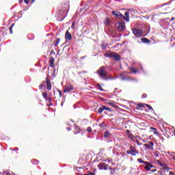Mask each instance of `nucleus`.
<instances>
[{
    "mask_svg": "<svg viewBox=\"0 0 175 175\" xmlns=\"http://www.w3.org/2000/svg\"><path fill=\"white\" fill-rule=\"evenodd\" d=\"M144 106H146V104L139 103L137 105L136 109H137V110H140V109H142V107H144Z\"/></svg>",
    "mask_w": 175,
    "mask_h": 175,
    "instance_id": "393cba45",
    "label": "nucleus"
},
{
    "mask_svg": "<svg viewBox=\"0 0 175 175\" xmlns=\"http://www.w3.org/2000/svg\"><path fill=\"white\" fill-rule=\"evenodd\" d=\"M139 125H140V126H142L143 128H144V127L146 126V123H144V122H141V123L139 124Z\"/></svg>",
    "mask_w": 175,
    "mask_h": 175,
    "instance_id": "37998d69",
    "label": "nucleus"
},
{
    "mask_svg": "<svg viewBox=\"0 0 175 175\" xmlns=\"http://www.w3.org/2000/svg\"><path fill=\"white\" fill-rule=\"evenodd\" d=\"M145 106H146V107H148V109H149V110H154L152 109V107H151V105H150L148 104H145Z\"/></svg>",
    "mask_w": 175,
    "mask_h": 175,
    "instance_id": "e433bc0d",
    "label": "nucleus"
},
{
    "mask_svg": "<svg viewBox=\"0 0 175 175\" xmlns=\"http://www.w3.org/2000/svg\"><path fill=\"white\" fill-rule=\"evenodd\" d=\"M97 75L102 79L103 80H109V78L107 77L108 72L106 70V66H103L98 68L96 71Z\"/></svg>",
    "mask_w": 175,
    "mask_h": 175,
    "instance_id": "f257e3e1",
    "label": "nucleus"
},
{
    "mask_svg": "<svg viewBox=\"0 0 175 175\" xmlns=\"http://www.w3.org/2000/svg\"><path fill=\"white\" fill-rule=\"evenodd\" d=\"M146 166L144 167L145 170H146V172H150L152 169V167H154V165H152V164H151V163L148 161L147 164H145Z\"/></svg>",
    "mask_w": 175,
    "mask_h": 175,
    "instance_id": "ddd939ff",
    "label": "nucleus"
},
{
    "mask_svg": "<svg viewBox=\"0 0 175 175\" xmlns=\"http://www.w3.org/2000/svg\"><path fill=\"white\" fill-rule=\"evenodd\" d=\"M99 126H100V128H105V126H106V123L102 122L99 124Z\"/></svg>",
    "mask_w": 175,
    "mask_h": 175,
    "instance_id": "a19ab883",
    "label": "nucleus"
},
{
    "mask_svg": "<svg viewBox=\"0 0 175 175\" xmlns=\"http://www.w3.org/2000/svg\"><path fill=\"white\" fill-rule=\"evenodd\" d=\"M108 105H110L111 106H112V107L117 108V105L114 103H109Z\"/></svg>",
    "mask_w": 175,
    "mask_h": 175,
    "instance_id": "4c0bfd02",
    "label": "nucleus"
},
{
    "mask_svg": "<svg viewBox=\"0 0 175 175\" xmlns=\"http://www.w3.org/2000/svg\"><path fill=\"white\" fill-rule=\"evenodd\" d=\"M45 83H46V82H44L43 83H41V84L39 85L40 90H43V87H46Z\"/></svg>",
    "mask_w": 175,
    "mask_h": 175,
    "instance_id": "473e14b6",
    "label": "nucleus"
},
{
    "mask_svg": "<svg viewBox=\"0 0 175 175\" xmlns=\"http://www.w3.org/2000/svg\"><path fill=\"white\" fill-rule=\"evenodd\" d=\"M136 143H137V146H142V144H140L139 140H136Z\"/></svg>",
    "mask_w": 175,
    "mask_h": 175,
    "instance_id": "8fccbe9b",
    "label": "nucleus"
},
{
    "mask_svg": "<svg viewBox=\"0 0 175 175\" xmlns=\"http://www.w3.org/2000/svg\"><path fill=\"white\" fill-rule=\"evenodd\" d=\"M150 130L153 131L154 135H157V136H159V133H158V129L154 127H150Z\"/></svg>",
    "mask_w": 175,
    "mask_h": 175,
    "instance_id": "5701e85b",
    "label": "nucleus"
},
{
    "mask_svg": "<svg viewBox=\"0 0 175 175\" xmlns=\"http://www.w3.org/2000/svg\"><path fill=\"white\" fill-rule=\"evenodd\" d=\"M87 132H88V133L92 132V128H91V126H88L87 128Z\"/></svg>",
    "mask_w": 175,
    "mask_h": 175,
    "instance_id": "ea45409f",
    "label": "nucleus"
},
{
    "mask_svg": "<svg viewBox=\"0 0 175 175\" xmlns=\"http://www.w3.org/2000/svg\"><path fill=\"white\" fill-rule=\"evenodd\" d=\"M141 129V131H146V129Z\"/></svg>",
    "mask_w": 175,
    "mask_h": 175,
    "instance_id": "680f3d73",
    "label": "nucleus"
},
{
    "mask_svg": "<svg viewBox=\"0 0 175 175\" xmlns=\"http://www.w3.org/2000/svg\"><path fill=\"white\" fill-rule=\"evenodd\" d=\"M108 169L110 170V175L116 174V168L115 167H109Z\"/></svg>",
    "mask_w": 175,
    "mask_h": 175,
    "instance_id": "aec40b11",
    "label": "nucleus"
},
{
    "mask_svg": "<svg viewBox=\"0 0 175 175\" xmlns=\"http://www.w3.org/2000/svg\"><path fill=\"white\" fill-rule=\"evenodd\" d=\"M142 99H146V98H147V94H142Z\"/></svg>",
    "mask_w": 175,
    "mask_h": 175,
    "instance_id": "c03bdc74",
    "label": "nucleus"
},
{
    "mask_svg": "<svg viewBox=\"0 0 175 175\" xmlns=\"http://www.w3.org/2000/svg\"><path fill=\"white\" fill-rule=\"evenodd\" d=\"M42 96H43V98H44V99H47V96H49V94L46 92H43Z\"/></svg>",
    "mask_w": 175,
    "mask_h": 175,
    "instance_id": "f704fd0d",
    "label": "nucleus"
},
{
    "mask_svg": "<svg viewBox=\"0 0 175 175\" xmlns=\"http://www.w3.org/2000/svg\"><path fill=\"white\" fill-rule=\"evenodd\" d=\"M24 2L26 5H28V3H29V0H24Z\"/></svg>",
    "mask_w": 175,
    "mask_h": 175,
    "instance_id": "09e8293b",
    "label": "nucleus"
},
{
    "mask_svg": "<svg viewBox=\"0 0 175 175\" xmlns=\"http://www.w3.org/2000/svg\"><path fill=\"white\" fill-rule=\"evenodd\" d=\"M141 40L142 43H145V44H148L149 43H151V41L146 38H141Z\"/></svg>",
    "mask_w": 175,
    "mask_h": 175,
    "instance_id": "6ab92c4d",
    "label": "nucleus"
},
{
    "mask_svg": "<svg viewBox=\"0 0 175 175\" xmlns=\"http://www.w3.org/2000/svg\"><path fill=\"white\" fill-rule=\"evenodd\" d=\"M129 70H131V73L136 74L139 72V70L133 67H129Z\"/></svg>",
    "mask_w": 175,
    "mask_h": 175,
    "instance_id": "412c9836",
    "label": "nucleus"
},
{
    "mask_svg": "<svg viewBox=\"0 0 175 175\" xmlns=\"http://www.w3.org/2000/svg\"><path fill=\"white\" fill-rule=\"evenodd\" d=\"M46 89L48 91H50L51 90V82H50V79L49 77L46 78Z\"/></svg>",
    "mask_w": 175,
    "mask_h": 175,
    "instance_id": "2eb2a0df",
    "label": "nucleus"
},
{
    "mask_svg": "<svg viewBox=\"0 0 175 175\" xmlns=\"http://www.w3.org/2000/svg\"><path fill=\"white\" fill-rule=\"evenodd\" d=\"M133 33L135 35V36H139V38H142L143 36V30L140 29H133Z\"/></svg>",
    "mask_w": 175,
    "mask_h": 175,
    "instance_id": "39448f33",
    "label": "nucleus"
},
{
    "mask_svg": "<svg viewBox=\"0 0 175 175\" xmlns=\"http://www.w3.org/2000/svg\"><path fill=\"white\" fill-rule=\"evenodd\" d=\"M54 62H55V59H54L53 57H51L49 59V66H51V68H55Z\"/></svg>",
    "mask_w": 175,
    "mask_h": 175,
    "instance_id": "dca6fc26",
    "label": "nucleus"
},
{
    "mask_svg": "<svg viewBox=\"0 0 175 175\" xmlns=\"http://www.w3.org/2000/svg\"><path fill=\"white\" fill-rule=\"evenodd\" d=\"M73 133L74 135H79V133H80V128L78 126H75Z\"/></svg>",
    "mask_w": 175,
    "mask_h": 175,
    "instance_id": "a211bd4d",
    "label": "nucleus"
},
{
    "mask_svg": "<svg viewBox=\"0 0 175 175\" xmlns=\"http://www.w3.org/2000/svg\"><path fill=\"white\" fill-rule=\"evenodd\" d=\"M32 2H33V3L35 2V0H32Z\"/></svg>",
    "mask_w": 175,
    "mask_h": 175,
    "instance_id": "69168bd1",
    "label": "nucleus"
},
{
    "mask_svg": "<svg viewBox=\"0 0 175 175\" xmlns=\"http://www.w3.org/2000/svg\"><path fill=\"white\" fill-rule=\"evenodd\" d=\"M96 86L98 87L99 91H101V92L105 91V90H103V88H102V86L100 85V84L96 83Z\"/></svg>",
    "mask_w": 175,
    "mask_h": 175,
    "instance_id": "c756f323",
    "label": "nucleus"
},
{
    "mask_svg": "<svg viewBox=\"0 0 175 175\" xmlns=\"http://www.w3.org/2000/svg\"><path fill=\"white\" fill-rule=\"evenodd\" d=\"M166 9H170V5H167Z\"/></svg>",
    "mask_w": 175,
    "mask_h": 175,
    "instance_id": "6e6d98bb",
    "label": "nucleus"
},
{
    "mask_svg": "<svg viewBox=\"0 0 175 175\" xmlns=\"http://www.w3.org/2000/svg\"><path fill=\"white\" fill-rule=\"evenodd\" d=\"M61 42V39L59 38H57L54 42V47H57L58 44H59V42Z\"/></svg>",
    "mask_w": 175,
    "mask_h": 175,
    "instance_id": "b1692460",
    "label": "nucleus"
},
{
    "mask_svg": "<svg viewBox=\"0 0 175 175\" xmlns=\"http://www.w3.org/2000/svg\"><path fill=\"white\" fill-rule=\"evenodd\" d=\"M124 16L123 15L122 20H124V21H127V23L129 22V12H125Z\"/></svg>",
    "mask_w": 175,
    "mask_h": 175,
    "instance_id": "f3484780",
    "label": "nucleus"
},
{
    "mask_svg": "<svg viewBox=\"0 0 175 175\" xmlns=\"http://www.w3.org/2000/svg\"><path fill=\"white\" fill-rule=\"evenodd\" d=\"M105 57L108 58H114L115 61H120L121 59L120 56L116 52L105 53Z\"/></svg>",
    "mask_w": 175,
    "mask_h": 175,
    "instance_id": "7ed1b4c3",
    "label": "nucleus"
},
{
    "mask_svg": "<svg viewBox=\"0 0 175 175\" xmlns=\"http://www.w3.org/2000/svg\"><path fill=\"white\" fill-rule=\"evenodd\" d=\"M62 9H65V10H64V12H68L69 8H70V5H69V1H68V0L64 1L62 3Z\"/></svg>",
    "mask_w": 175,
    "mask_h": 175,
    "instance_id": "1a4fd4ad",
    "label": "nucleus"
},
{
    "mask_svg": "<svg viewBox=\"0 0 175 175\" xmlns=\"http://www.w3.org/2000/svg\"><path fill=\"white\" fill-rule=\"evenodd\" d=\"M13 26H10V27H9V29H10V33H13Z\"/></svg>",
    "mask_w": 175,
    "mask_h": 175,
    "instance_id": "a18cd8bd",
    "label": "nucleus"
},
{
    "mask_svg": "<svg viewBox=\"0 0 175 175\" xmlns=\"http://www.w3.org/2000/svg\"><path fill=\"white\" fill-rule=\"evenodd\" d=\"M161 140H163V137H161Z\"/></svg>",
    "mask_w": 175,
    "mask_h": 175,
    "instance_id": "e2e57ef3",
    "label": "nucleus"
},
{
    "mask_svg": "<svg viewBox=\"0 0 175 175\" xmlns=\"http://www.w3.org/2000/svg\"><path fill=\"white\" fill-rule=\"evenodd\" d=\"M48 100H49V102H51V98H48Z\"/></svg>",
    "mask_w": 175,
    "mask_h": 175,
    "instance_id": "13d9d810",
    "label": "nucleus"
},
{
    "mask_svg": "<svg viewBox=\"0 0 175 175\" xmlns=\"http://www.w3.org/2000/svg\"><path fill=\"white\" fill-rule=\"evenodd\" d=\"M111 23V21L110 18L106 17L105 19L104 20V24L105 25H109Z\"/></svg>",
    "mask_w": 175,
    "mask_h": 175,
    "instance_id": "4be33fe9",
    "label": "nucleus"
},
{
    "mask_svg": "<svg viewBox=\"0 0 175 175\" xmlns=\"http://www.w3.org/2000/svg\"><path fill=\"white\" fill-rule=\"evenodd\" d=\"M126 153L127 155H131V157H137V155H139V150H137L135 147L131 146L129 150L126 151Z\"/></svg>",
    "mask_w": 175,
    "mask_h": 175,
    "instance_id": "f03ea898",
    "label": "nucleus"
},
{
    "mask_svg": "<svg viewBox=\"0 0 175 175\" xmlns=\"http://www.w3.org/2000/svg\"><path fill=\"white\" fill-rule=\"evenodd\" d=\"M73 90H75L73 85H70V84L66 85L64 86V90L63 92H64V94H66L67 92H70V91H73Z\"/></svg>",
    "mask_w": 175,
    "mask_h": 175,
    "instance_id": "0eeeda50",
    "label": "nucleus"
},
{
    "mask_svg": "<svg viewBox=\"0 0 175 175\" xmlns=\"http://www.w3.org/2000/svg\"><path fill=\"white\" fill-rule=\"evenodd\" d=\"M113 16H114L115 18H120L122 20L124 15L120 12V11H113L112 12Z\"/></svg>",
    "mask_w": 175,
    "mask_h": 175,
    "instance_id": "9b49d317",
    "label": "nucleus"
},
{
    "mask_svg": "<svg viewBox=\"0 0 175 175\" xmlns=\"http://www.w3.org/2000/svg\"><path fill=\"white\" fill-rule=\"evenodd\" d=\"M103 49L104 50V49H106V46L105 45H103Z\"/></svg>",
    "mask_w": 175,
    "mask_h": 175,
    "instance_id": "bf43d9fd",
    "label": "nucleus"
},
{
    "mask_svg": "<svg viewBox=\"0 0 175 175\" xmlns=\"http://www.w3.org/2000/svg\"><path fill=\"white\" fill-rule=\"evenodd\" d=\"M66 42L68 40H72V34L69 32V31H66L65 34Z\"/></svg>",
    "mask_w": 175,
    "mask_h": 175,
    "instance_id": "4468645a",
    "label": "nucleus"
},
{
    "mask_svg": "<svg viewBox=\"0 0 175 175\" xmlns=\"http://www.w3.org/2000/svg\"><path fill=\"white\" fill-rule=\"evenodd\" d=\"M118 24L119 25L117 27V28L119 31H125V29H126L124 21H120L118 23Z\"/></svg>",
    "mask_w": 175,
    "mask_h": 175,
    "instance_id": "9d476101",
    "label": "nucleus"
},
{
    "mask_svg": "<svg viewBox=\"0 0 175 175\" xmlns=\"http://www.w3.org/2000/svg\"><path fill=\"white\" fill-rule=\"evenodd\" d=\"M104 162H107L108 163H111V162H113V159L109 158V159H105Z\"/></svg>",
    "mask_w": 175,
    "mask_h": 175,
    "instance_id": "2f4dec72",
    "label": "nucleus"
},
{
    "mask_svg": "<svg viewBox=\"0 0 175 175\" xmlns=\"http://www.w3.org/2000/svg\"><path fill=\"white\" fill-rule=\"evenodd\" d=\"M144 146L148 150H154V148H152L154 146V142H148V144H145Z\"/></svg>",
    "mask_w": 175,
    "mask_h": 175,
    "instance_id": "f8f14e48",
    "label": "nucleus"
},
{
    "mask_svg": "<svg viewBox=\"0 0 175 175\" xmlns=\"http://www.w3.org/2000/svg\"><path fill=\"white\" fill-rule=\"evenodd\" d=\"M105 109V105H102L100 108H98V112L103 113V111H104Z\"/></svg>",
    "mask_w": 175,
    "mask_h": 175,
    "instance_id": "a878e982",
    "label": "nucleus"
},
{
    "mask_svg": "<svg viewBox=\"0 0 175 175\" xmlns=\"http://www.w3.org/2000/svg\"><path fill=\"white\" fill-rule=\"evenodd\" d=\"M156 162L158 163V165H159V166H161V167H163L165 166V164H163L162 162H161V161L159 160H157Z\"/></svg>",
    "mask_w": 175,
    "mask_h": 175,
    "instance_id": "7c9ffc66",
    "label": "nucleus"
},
{
    "mask_svg": "<svg viewBox=\"0 0 175 175\" xmlns=\"http://www.w3.org/2000/svg\"><path fill=\"white\" fill-rule=\"evenodd\" d=\"M151 172H152L153 173H154V172H157V169L152 170Z\"/></svg>",
    "mask_w": 175,
    "mask_h": 175,
    "instance_id": "864d4df0",
    "label": "nucleus"
},
{
    "mask_svg": "<svg viewBox=\"0 0 175 175\" xmlns=\"http://www.w3.org/2000/svg\"><path fill=\"white\" fill-rule=\"evenodd\" d=\"M129 137V139H131V140H133L134 135L132 133H129L127 135Z\"/></svg>",
    "mask_w": 175,
    "mask_h": 175,
    "instance_id": "c9c22d12",
    "label": "nucleus"
},
{
    "mask_svg": "<svg viewBox=\"0 0 175 175\" xmlns=\"http://www.w3.org/2000/svg\"><path fill=\"white\" fill-rule=\"evenodd\" d=\"M81 58L83 59H84V57H81Z\"/></svg>",
    "mask_w": 175,
    "mask_h": 175,
    "instance_id": "0e129e2a",
    "label": "nucleus"
},
{
    "mask_svg": "<svg viewBox=\"0 0 175 175\" xmlns=\"http://www.w3.org/2000/svg\"><path fill=\"white\" fill-rule=\"evenodd\" d=\"M159 154H161V152H159V151H155L153 152V155L156 158H158V157H159Z\"/></svg>",
    "mask_w": 175,
    "mask_h": 175,
    "instance_id": "c85d7f7f",
    "label": "nucleus"
},
{
    "mask_svg": "<svg viewBox=\"0 0 175 175\" xmlns=\"http://www.w3.org/2000/svg\"><path fill=\"white\" fill-rule=\"evenodd\" d=\"M75 25H76V22H72V25H71V28L73 29V28H75Z\"/></svg>",
    "mask_w": 175,
    "mask_h": 175,
    "instance_id": "49530a36",
    "label": "nucleus"
},
{
    "mask_svg": "<svg viewBox=\"0 0 175 175\" xmlns=\"http://www.w3.org/2000/svg\"><path fill=\"white\" fill-rule=\"evenodd\" d=\"M112 166H114L116 165V163H112Z\"/></svg>",
    "mask_w": 175,
    "mask_h": 175,
    "instance_id": "052dcab7",
    "label": "nucleus"
},
{
    "mask_svg": "<svg viewBox=\"0 0 175 175\" xmlns=\"http://www.w3.org/2000/svg\"><path fill=\"white\" fill-rule=\"evenodd\" d=\"M137 161L140 163H144V165L148 164V161H144L142 159H137Z\"/></svg>",
    "mask_w": 175,
    "mask_h": 175,
    "instance_id": "bb28decb",
    "label": "nucleus"
},
{
    "mask_svg": "<svg viewBox=\"0 0 175 175\" xmlns=\"http://www.w3.org/2000/svg\"><path fill=\"white\" fill-rule=\"evenodd\" d=\"M88 175H95V174H94L92 172H90L89 174H88Z\"/></svg>",
    "mask_w": 175,
    "mask_h": 175,
    "instance_id": "603ef678",
    "label": "nucleus"
},
{
    "mask_svg": "<svg viewBox=\"0 0 175 175\" xmlns=\"http://www.w3.org/2000/svg\"><path fill=\"white\" fill-rule=\"evenodd\" d=\"M120 79L122 81H137L135 78L130 76H125L124 74L120 75Z\"/></svg>",
    "mask_w": 175,
    "mask_h": 175,
    "instance_id": "20e7f679",
    "label": "nucleus"
},
{
    "mask_svg": "<svg viewBox=\"0 0 175 175\" xmlns=\"http://www.w3.org/2000/svg\"><path fill=\"white\" fill-rule=\"evenodd\" d=\"M57 92H59V98H62V91L61 90L58 89Z\"/></svg>",
    "mask_w": 175,
    "mask_h": 175,
    "instance_id": "58836bf2",
    "label": "nucleus"
},
{
    "mask_svg": "<svg viewBox=\"0 0 175 175\" xmlns=\"http://www.w3.org/2000/svg\"><path fill=\"white\" fill-rule=\"evenodd\" d=\"M98 167L99 170H107L110 166H109V165L106 164L105 163H100L98 165Z\"/></svg>",
    "mask_w": 175,
    "mask_h": 175,
    "instance_id": "6e6552de",
    "label": "nucleus"
},
{
    "mask_svg": "<svg viewBox=\"0 0 175 175\" xmlns=\"http://www.w3.org/2000/svg\"><path fill=\"white\" fill-rule=\"evenodd\" d=\"M126 135H129V133H131V131L126 130Z\"/></svg>",
    "mask_w": 175,
    "mask_h": 175,
    "instance_id": "3c124183",
    "label": "nucleus"
},
{
    "mask_svg": "<svg viewBox=\"0 0 175 175\" xmlns=\"http://www.w3.org/2000/svg\"><path fill=\"white\" fill-rule=\"evenodd\" d=\"M105 108H104V110H107V111H111V109H110L109 107H107L106 106H105Z\"/></svg>",
    "mask_w": 175,
    "mask_h": 175,
    "instance_id": "79ce46f5",
    "label": "nucleus"
},
{
    "mask_svg": "<svg viewBox=\"0 0 175 175\" xmlns=\"http://www.w3.org/2000/svg\"><path fill=\"white\" fill-rule=\"evenodd\" d=\"M157 174L158 175H163V172H162V171H158Z\"/></svg>",
    "mask_w": 175,
    "mask_h": 175,
    "instance_id": "de8ad7c7",
    "label": "nucleus"
},
{
    "mask_svg": "<svg viewBox=\"0 0 175 175\" xmlns=\"http://www.w3.org/2000/svg\"><path fill=\"white\" fill-rule=\"evenodd\" d=\"M67 131H72V129H71L70 127H68V128H67Z\"/></svg>",
    "mask_w": 175,
    "mask_h": 175,
    "instance_id": "5fc2aeb1",
    "label": "nucleus"
},
{
    "mask_svg": "<svg viewBox=\"0 0 175 175\" xmlns=\"http://www.w3.org/2000/svg\"><path fill=\"white\" fill-rule=\"evenodd\" d=\"M163 169L164 170H166L167 172H169V171L170 170V168H169V167H167V165H164V166L163 167Z\"/></svg>",
    "mask_w": 175,
    "mask_h": 175,
    "instance_id": "72a5a7b5",
    "label": "nucleus"
},
{
    "mask_svg": "<svg viewBox=\"0 0 175 175\" xmlns=\"http://www.w3.org/2000/svg\"><path fill=\"white\" fill-rule=\"evenodd\" d=\"M77 163H78V165H79V166H82L83 167H86L87 159H84V157H81L79 159Z\"/></svg>",
    "mask_w": 175,
    "mask_h": 175,
    "instance_id": "423d86ee",
    "label": "nucleus"
},
{
    "mask_svg": "<svg viewBox=\"0 0 175 175\" xmlns=\"http://www.w3.org/2000/svg\"><path fill=\"white\" fill-rule=\"evenodd\" d=\"M115 91H117V88H115Z\"/></svg>",
    "mask_w": 175,
    "mask_h": 175,
    "instance_id": "338daca9",
    "label": "nucleus"
},
{
    "mask_svg": "<svg viewBox=\"0 0 175 175\" xmlns=\"http://www.w3.org/2000/svg\"><path fill=\"white\" fill-rule=\"evenodd\" d=\"M84 175H88V174H84Z\"/></svg>",
    "mask_w": 175,
    "mask_h": 175,
    "instance_id": "774afa93",
    "label": "nucleus"
},
{
    "mask_svg": "<svg viewBox=\"0 0 175 175\" xmlns=\"http://www.w3.org/2000/svg\"><path fill=\"white\" fill-rule=\"evenodd\" d=\"M109 136H110V132H109V131H106L104 134V137L107 138Z\"/></svg>",
    "mask_w": 175,
    "mask_h": 175,
    "instance_id": "cd10ccee",
    "label": "nucleus"
},
{
    "mask_svg": "<svg viewBox=\"0 0 175 175\" xmlns=\"http://www.w3.org/2000/svg\"><path fill=\"white\" fill-rule=\"evenodd\" d=\"M174 173L173 172H170V175H173Z\"/></svg>",
    "mask_w": 175,
    "mask_h": 175,
    "instance_id": "4d7b16f0",
    "label": "nucleus"
}]
</instances>
